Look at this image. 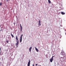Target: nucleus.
<instances>
[{"mask_svg":"<svg viewBox=\"0 0 66 66\" xmlns=\"http://www.w3.org/2000/svg\"><path fill=\"white\" fill-rule=\"evenodd\" d=\"M65 34H66V33H65Z\"/></svg>","mask_w":66,"mask_h":66,"instance_id":"25","label":"nucleus"},{"mask_svg":"<svg viewBox=\"0 0 66 66\" xmlns=\"http://www.w3.org/2000/svg\"><path fill=\"white\" fill-rule=\"evenodd\" d=\"M20 43H21L22 42V38L21 37H20Z\"/></svg>","mask_w":66,"mask_h":66,"instance_id":"8","label":"nucleus"},{"mask_svg":"<svg viewBox=\"0 0 66 66\" xmlns=\"http://www.w3.org/2000/svg\"><path fill=\"white\" fill-rule=\"evenodd\" d=\"M61 13L62 15H65V13L64 12H61Z\"/></svg>","mask_w":66,"mask_h":66,"instance_id":"5","label":"nucleus"},{"mask_svg":"<svg viewBox=\"0 0 66 66\" xmlns=\"http://www.w3.org/2000/svg\"><path fill=\"white\" fill-rule=\"evenodd\" d=\"M11 35L12 37L13 38V37H14V35H13L12 34V33H11Z\"/></svg>","mask_w":66,"mask_h":66,"instance_id":"10","label":"nucleus"},{"mask_svg":"<svg viewBox=\"0 0 66 66\" xmlns=\"http://www.w3.org/2000/svg\"><path fill=\"white\" fill-rule=\"evenodd\" d=\"M35 49L37 51V52H38V49H37V48H36V47H35Z\"/></svg>","mask_w":66,"mask_h":66,"instance_id":"7","label":"nucleus"},{"mask_svg":"<svg viewBox=\"0 0 66 66\" xmlns=\"http://www.w3.org/2000/svg\"><path fill=\"white\" fill-rule=\"evenodd\" d=\"M39 26H41V24H40V20H39Z\"/></svg>","mask_w":66,"mask_h":66,"instance_id":"9","label":"nucleus"},{"mask_svg":"<svg viewBox=\"0 0 66 66\" xmlns=\"http://www.w3.org/2000/svg\"><path fill=\"white\" fill-rule=\"evenodd\" d=\"M9 1V0H6V2H8Z\"/></svg>","mask_w":66,"mask_h":66,"instance_id":"19","label":"nucleus"},{"mask_svg":"<svg viewBox=\"0 0 66 66\" xmlns=\"http://www.w3.org/2000/svg\"><path fill=\"white\" fill-rule=\"evenodd\" d=\"M57 66H59L58 65Z\"/></svg>","mask_w":66,"mask_h":66,"instance_id":"26","label":"nucleus"},{"mask_svg":"<svg viewBox=\"0 0 66 66\" xmlns=\"http://www.w3.org/2000/svg\"><path fill=\"white\" fill-rule=\"evenodd\" d=\"M64 53V54H63V55H65V53Z\"/></svg>","mask_w":66,"mask_h":66,"instance_id":"20","label":"nucleus"},{"mask_svg":"<svg viewBox=\"0 0 66 66\" xmlns=\"http://www.w3.org/2000/svg\"><path fill=\"white\" fill-rule=\"evenodd\" d=\"M20 27H21V32L22 31V26H21V24H20Z\"/></svg>","mask_w":66,"mask_h":66,"instance_id":"4","label":"nucleus"},{"mask_svg":"<svg viewBox=\"0 0 66 66\" xmlns=\"http://www.w3.org/2000/svg\"><path fill=\"white\" fill-rule=\"evenodd\" d=\"M61 54H62V55H63V54H62V52L61 53Z\"/></svg>","mask_w":66,"mask_h":66,"instance_id":"21","label":"nucleus"},{"mask_svg":"<svg viewBox=\"0 0 66 66\" xmlns=\"http://www.w3.org/2000/svg\"><path fill=\"white\" fill-rule=\"evenodd\" d=\"M1 48H0V54H1V52L0 51H1Z\"/></svg>","mask_w":66,"mask_h":66,"instance_id":"17","label":"nucleus"},{"mask_svg":"<svg viewBox=\"0 0 66 66\" xmlns=\"http://www.w3.org/2000/svg\"><path fill=\"white\" fill-rule=\"evenodd\" d=\"M30 60H29V62H28V63L30 64Z\"/></svg>","mask_w":66,"mask_h":66,"instance_id":"12","label":"nucleus"},{"mask_svg":"<svg viewBox=\"0 0 66 66\" xmlns=\"http://www.w3.org/2000/svg\"><path fill=\"white\" fill-rule=\"evenodd\" d=\"M0 5H1H1H2V3H0Z\"/></svg>","mask_w":66,"mask_h":66,"instance_id":"14","label":"nucleus"},{"mask_svg":"<svg viewBox=\"0 0 66 66\" xmlns=\"http://www.w3.org/2000/svg\"><path fill=\"white\" fill-rule=\"evenodd\" d=\"M53 59L52 58H51L50 60V62L51 63H52V61H53Z\"/></svg>","mask_w":66,"mask_h":66,"instance_id":"2","label":"nucleus"},{"mask_svg":"<svg viewBox=\"0 0 66 66\" xmlns=\"http://www.w3.org/2000/svg\"><path fill=\"white\" fill-rule=\"evenodd\" d=\"M19 44V41H17V42L16 43V44H15V45H16V47H18V44Z\"/></svg>","mask_w":66,"mask_h":66,"instance_id":"1","label":"nucleus"},{"mask_svg":"<svg viewBox=\"0 0 66 66\" xmlns=\"http://www.w3.org/2000/svg\"><path fill=\"white\" fill-rule=\"evenodd\" d=\"M32 47L31 46L29 48V50L30 52H31V49H32Z\"/></svg>","mask_w":66,"mask_h":66,"instance_id":"6","label":"nucleus"},{"mask_svg":"<svg viewBox=\"0 0 66 66\" xmlns=\"http://www.w3.org/2000/svg\"><path fill=\"white\" fill-rule=\"evenodd\" d=\"M57 64L58 65H59V63H58Z\"/></svg>","mask_w":66,"mask_h":66,"instance_id":"24","label":"nucleus"},{"mask_svg":"<svg viewBox=\"0 0 66 66\" xmlns=\"http://www.w3.org/2000/svg\"><path fill=\"white\" fill-rule=\"evenodd\" d=\"M54 57V56H52V57L51 58L52 59H53V57Z\"/></svg>","mask_w":66,"mask_h":66,"instance_id":"16","label":"nucleus"},{"mask_svg":"<svg viewBox=\"0 0 66 66\" xmlns=\"http://www.w3.org/2000/svg\"><path fill=\"white\" fill-rule=\"evenodd\" d=\"M36 66H37V64H36Z\"/></svg>","mask_w":66,"mask_h":66,"instance_id":"22","label":"nucleus"},{"mask_svg":"<svg viewBox=\"0 0 66 66\" xmlns=\"http://www.w3.org/2000/svg\"><path fill=\"white\" fill-rule=\"evenodd\" d=\"M16 39L17 41H19V40H18V37H17V36H16Z\"/></svg>","mask_w":66,"mask_h":66,"instance_id":"3","label":"nucleus"},{"mask_svg":"<svg viewBox=\"0 0 66 66\" xmlns=\"http://www.w3.org/2000/svg\"><path fill=\"white\" fill-rule=\"evenodd\" d=\"M48 2L49 3H50V4L51 3V1H50V0H48Z\"/></svg>","mask_w":66,"mask_h":66,"instance_id":"11","label":"nucleus"},{"mask_svg":"<svg viewBox=\"0 0 66 66\" xmlns=\"http://www.w3.org/2000/svg\"><path fill=\"white\" fill-rule=\"evenodd\" d=\"M22 36H23V35L22 34V35H21V37H22Z\"/></svg>","mask_w":66,"mask_h":66,"instance_id":"18","label":"nucleus"},{"mask_svg":"<svg viewBox=\"0 0 66 66\" xmlns=\"http://www.w3.org/2000/svg\"><path fill=\"white\" fill-rule=\"evenodd\" d=\"M30 64L28 63V66H30Z\"/></svg>","mask_w":66,"mask_h":66,"instance_id":"13","label":"nucleus"},{"mask_svg":"<svg viewBox=\"0 0 66 66\" xmlns=\"http://www.w3.org/2000/svg\"><path fill=\"white\" fill-rule=\"evenodd\" d=\"M14 24H15V23H14Z\"/></svg>","mask_w":66,"mask_h":66,"instance_id":"23","label":"nucleus"},{"mask_svg":"<svg viewBox=\"0 0 66 66\" xmlns=\"http://www.w3.org/2000/svg\"><path fill=\"white\" fill-rule=\"evenodd\" d=\"M6 43H9V41H7V40L6 41Z\"/></svg>","mask_w":66,"mask_h":66,"instance_id":"15","label":"nucleus"}]
</instances>
